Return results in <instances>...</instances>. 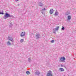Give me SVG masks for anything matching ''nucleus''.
Masks as SVG:
<instances>
[{"label":"nucleus","instance_id":"9d476101","mask_svg":"<svg viewBox=\"0 0 76 76\" xmlns=\"http://www.w3.org/2000/svg\"><path fill=\"white\" fill-rule=\"evenodd\" d=\"M58 12H57V10H56L55 12V14H54L55 16H57L58 15Z\"/></svg>","mask_w":76,"mask_h":76},{"label":"nucleus","instance_id":"0eeeda50","mask_svg":"<svg viewBox=\"0 0 76 76\" xmlns=\"http://www.w3.org/2000/svg\"><path fill=\"white\" fill-rule=\"evenodd\" d=\"M8 38L10 41H11L12 42H13V38L10 37H8Z\"/></svg>","mask_w":76,"mask_h":76},{"label":"nucleus","instance_id":"bb28decb","mask_svg":"<svg viewBox=\"0 0 76 76\" xmlns=\"http://www.w3.org/2000/svg\"><path fill=\"white\" fill-rule=\"evenodd\" d=\"M16 1H18L19 0H15Z\"/></svg>","mask_w":76,"mask_h":76},{"label":"nucleus","instance_id":"ddd939ff","mask_svg":"<svg viewBox=\"0 0 76 76\" xmlns=\"http://www.w3.org/2000/svg\"><path fill=\"white\" fill-rule=\"evenodd\" d=\"M7 44L8 45H12V43H10V42L9 41L7 42Z\"/></svg>","mask_w":76,"mask_h":76},{"label":"nucleus","instance_id":"6e6552de","mask_svg":"<svg viewBox=\"0 0 76 76\" xmlns=\"http://www.w3.org/2000/svg\"><path fill=\"white\" fill-rule=\"evenodd\" d=\"M53 12H54V10L52 9H50V15H51L53 13Z\"/></svg>","mask_w":76,"mask_h":76},{"label":"nucleus","instance_id":"412c9836","mask_svg":"<svg viewBox=\"0 0 76 76\" xmlns=\"http://www.w3.org/2000/svg\"><path fill=\"white\" fill-rule=\"evenodd\" d=\"M70 14V13L69 12H66V14H65L66 15H69Z\"/></svg>","mask_w":76,"mask_h":76},{"label":"nucleus","instance_id":"20e7f679","mask_svg":"<svg viewBox=\"0 0 76 76\" xmlns=\"http://www.w3.org/2000/svg\"><path fill=\"white\" fill-rule=\"evenodd\" d=\"M47 76H53V75L52 74V72L49 71L47 73Z\"/></svg>","mask_w":76,"mask_h":76},{"label":"nucleus","instance_id":"1a4fd4ad","mask_svg":"<svg viewBox=\"0 0 76 76\" xmlns=\"http://www.w3.org/2000/svg\"><path fill=\"white\" fill-rule=\"evenodd\" d=\"M35 74L37 75H38V76H39V74H40V72L39 71H37L35 72Z\"/></svg>","mask_w":76,"mask_h":76},{"label":"nucleus","instance_id":"f257e3e1","mask_svg":"<svg viewBox=\"0 0 76 76\" xmlns=\"http://www.w3.org/2000/svg\"><path fill=\"white\" fill-rule=\"evenodd\" d=\"M10 14H8L7 12H6L5 14V15H4V19L6 20L7 18H9L10 16Z\"/></svg>","mask_w":76,"mask_h":76},{"label":"nucleus","instance_id":"2eb2a0df","mask_svg":"<svg viewBox=\"0 0 76 76\" xmlns=\"http://www.w3.org/2000/svg\"><path fill=\"white\" fill-rule=\"evenodd\" d=\"M26 74H27V75H30V72H29V71H27L26 72Z\"/></svg>","mask_w":76,"mask_h":76},{"label":"nucleus","instance_id":"4be33fe9","mask_svg":"<svg viewBox=\"0 0 76 76\" xmlns=\"http://www.w3.org/2000/svg\"><path fill=\"white\" fill-rule=\"evenodd\" d=\"M31 59H30V58H28V61H29V62L31 61Z\"/></svg>","mask_w":76,"mask_h":76},{"label":"nucleus","instance_id":"39448f33","mask_svg":"<svg viewBox=\"0 0 76 76\" xmlns=\"http://www.w3.org/2000/svg\"><path fill=\"white\" fill-rule=\"evenodd\" d=\"M25 35V32H22L20 34V37H24Z\"/></svg>","mask_w":76,"mask_h":76},{"label":"nucleus","instance_id":"f03ea898","mask_svg":"<svg viewBox=\"0 0 76 76\" xmlns=\"http://www.w3.org/2000/svg\"><path fill=\"white\" fill-rule=\"evenodd\" d=\"M36 38L37 39H39V38H40L41 36L39 33H37L35 36Z\"/></svg>","mask_w":76,"mask_h":76},{"label":"nucleus","instance_id":"b1692460","mask_svg":"<svg viewBox=\"0 0 76 76\" xmlns=\"http://www.w3.org/2000/svg\"><path fill=\"white\" fill-rule=\"evenodd\" d=\"M61 67H65V68H66V66L63 65H61Z\"/></svg>","mask_w":76,"mask_h":76},{"label":"nucleus","instance_id":"a878e982","mask_svg":"<svg viewBox=\"0 0 76 76\" xmlns=\"http://www.w3.org/2000/svg\"><path fill=\"white\" fill-rule=\"evenodd\" d=\"M41 13H42V14H44V13H43V12H41Z\"/></svg>","mask_w":76,"mask_h":76},{"label":"nucleus","instance_id":"9b49d317","mask_svg":"<svg viewBox=\"0 0 76 76\" xmlns=\"http://www.w3.org/2000/svg\"><path fill=\"white\" fill-rule=\"evenodd\" d=\"M67 19H68L67 20H70V19H71V16L69 15L67 17Z\"/></svg>","mask_w":76,"mask_h":76},{"label":"nucleus","instance_id":"6ab92c4d","mask_svg":"<svg viewBox=\"0 0 76 76\" xmlns=\"http://www.w3.org/2000/svg\"><path fill=\"white\" fill-rule=\"evenodd\" d=\"M65 29V28L63 26L61 28L62 30H64Z\"/></svg>","mask_w":76,"mask_h":76},{"label":"nucleus","instance_id":"393cba45","mask_svg":"<svg viewBox=\"0 0 76 76\" xmlns=\"http://www.w3.org/2000/svg\"><path fill=\"white\" fill-rule=\"evenodd\" d=\"M46 10V9H45V8H44L42 9V11H43V10Z\"/></svg>","mask_w":76,"mask_h":76},{"label":"nucleus","instance_id":"423d86ee","mask_svg":"<svg viewBox=\"0 0 76 76\" xmlns=\"http://www.w3.org/2000/svg\"><path fill=\"white\" fill-rule=\"evenodd\" d=\"M60 60L62 62L63 61L65 60V58L64 57H61L60 59Z\"/></svg>","mask_w":76,"mask_h":76},{"label":"nucleus","instance_id":"7ed1b4c3","mask_svg":"<svg viewBox=\"0 0 76 76\" xmlns=\"http://www.w3.org/2000/svg\"><path fill=\"white\" fill-rule=\"evenodd\" d=\"M59 29V26H57L56 27V28H55L53 29V33H54V34H56V31H58V29Z\"/></svg>","mask_w":76,"mask_h":76},{"label":"nucleus","instance_id":"f8f14e48","mask_svg":"<svg viewBox=\"0 0 76 76\" xmlns=\"http://www.w3.org/2000/svg\"><path fill=\"white\" fill-rule=\"evenodd\" d=\"M44 5V4H43L42 3V2H40L39 3V6L42 7Z\"/></svg>","mask_w":76,"mask_h":76},{"label":"nucleus","instance_id":"f3484780","mask_svg":"<svg viewBox=\"0 0 76 76\" xmlns=\"http://www.w3.org/2000/svg\"><path fill=\"white\" fill-rule=\"evenodd\" d=\"M23 41H24V39H22L20 40V42H23Z\"/></svg>","mask_w":76,"mask_h":76},{"label":"nucleus","instance_id":"dca6fc26","mask_svg":"<svg viewBox=\"0 0 76 76\" xmlns=\"http://www.w3.org/2000/svg\"><path fill=\"white\" fill-rule=\"evenodd\" d=\"M4 12H3V10L2 11V12H0V15H4Z\"/></svg>","mask_w":76,"mask_h":76},{"label":"nucleus","instance_id":"cd10ccee","mask_svg":"<svg viewBox=\"0 0 76 76\" xmlns=\"http://www.w3.org/2000/svg\"><path fill=\"white\" fill-rule=\"evenodd\" d=\"M18 5L19 6V4H18Z\"/></svg>","mask_w":76,"mask_h":76},{"label":"nucleus","instance_id":"a211bd4d","mask_svg":"<svg viewBox=\"0 0 76 76\" xmlns=\"http://www.w3.org/2000/svg\"><path fill=\"white\" fill-rule=\"evenodd\" d=\"M12 23H10V25H9L10 27H12V26H13V25H12Z\"/></svg>","mask_w":76,"mask_h":76},{"label":"nucleus","instance_id":"5701e85b","mask_svg":"<svg viewBox=\"0 0 76 76\" xmlns=\"http://www.w3.org/2000/svg\"><path fill=\"white\" fill-rule=\"evenodd\" d=\"M11 17L12 18H13V16L10 14L9 17Z\"/></svg>","mask_w":76,"mask_h":76},{"label":"nucleus","instance_id":"4468645a","mask_svg":"<svg viewBox=\"0 0 76 76\" xmlns=\"http://www.w3.org/2000/svg\"><path fill=\"white\" fill-rule=\"evenodd\" d=\"M59 70H61V72H63L64 70V69L63 68H60L59 69Z\"/></svg>","mask_w":76,"mask_h":76},{"label":"nucleus","instance_id":"aec40b11","mask_svg":"<svg viewBox=\"0 0 76 76\" xmlns=\"http://www.w3.org/2000/svg\"><path fill=\"white\" fill-rule=\"evenodd\" d=\"M51 43H54V40H52L51 41Z\"/></svg>","mask_w":76,"mask_h":76}]
</instances>
